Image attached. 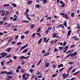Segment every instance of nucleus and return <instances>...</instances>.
<instances>
[{"label": "nucleus", "instance_id": "f257e3e1", "mask_svg": "<svg viewBox=\"0 0 80 80\" xmlns=\"http://www.w3.org/2000/svg\"><path fill=\"white\" fill-rule=\"evenodd\" d=\"M7 53H5V52H2L0 54V58L2 59V58L5 57V56L7 55Z\"/></svg>", "mask_w": 80, "mask_h": 80}, {"label": "nucleus", "instance_id": "f03ea898", "mask_svg": "<svg viewBox=\"0 0 80 80\" xmlns=\"http://www.w3.org/2000/svg\"><path fill=\"white\" fill-rule=\"evenodd\" d=\"M28 46V44H26L21 48L19 50V52H20V51H21V50H23L25 48H26V47H27Z\"/></svg>", "mask_w": 80, "mask_h": 80}, {"label": "nucleus", "instance_id": "7ed1b4c3", "mask_svg": "<svg viewBox=\"0 0 80 80\" xmlns=\"http://www.w3.org/2000/svg\"><path fill=\"white\" fill-rule=\"evenodd\" d=\"M77 55V52L76 51L71 54V56L72 57H75V56Z\"/></svg>", "mask_w": 80, "mask_h": 80}, {"label": "nucleus", "instance_id": "20e7f679", "mask_svg": "<svg viewBox=\"0 0 80 80\" xmlns=\"http://www.w3.org/2000/svg\"><path fill=\"white\" fill-rule=\"evenodd\" d=\"M76 36H74L72 37V39H73L74 40H76V41H78V40H79V38H76Z\"/></svg>", "mask_w": 80, "mask_h": 80}, {"label": "nucleus", "instance_id": "39448f33", "mask_svg": "<svg viewBox=\"0 0 80 80\" xmlns=\"http://www.w3.org/2000/svg\"><path fill=\"white\" fill-rule=\"evenodd\" d=\"M68 46H66L63 49V50H65V49H66L65 50H64V51H63V52H64V53H66V52H67V49H68Z\"/></svg>", "mask_w": 80, "mask_h": 80}, {"label": "nucleus", "instance_id": "423d86ee", "mask_svg": "<svg viewBox=\"0 0 80 80\" xmlns=\"http://www.w3.org/2000/svg\"><path fill=\"white\" fill-rule=\"evenodd\" d=\"M62 77L63 78V79H65L66 78H67L66 77L67 76H66V73H64L62 75Z\"/></svg>", "mask_w": 80, "mask_h": 80}, {"label": "nucleus", "instance_id": "0eeeda50", "mask_svg": "<svg viewBox=\"0 0 80 80\" xmlns=\"http://www.w3.org/2000/svg\"><path fill=\"white\" fill-rule=\"evenodd\" d=\"M44 65L45 66H46V67H48L49 65H50V63H49V62H46Z\"/></svg>", "mask_w": 80, "mask_h": 80}, {"label": "nucleus", "instance_id": "6e6552de", "mask_svg": "<svg viewBox=\"0 0 80 80\" xmlns=\"http://www.w3.org/2000/svg\"><path fill=\"white\" fill-rule=\"evenodd\" d=\"M10 61H8L6 63L7 64H9L13 62V61L12 59H10Z\"/></svg>", "mask_w": 80, "mask_h": 80}, {"label": "nucleus", "instance_id": "1a4fd4ad", "mask_svg": "<svg viewBox=\"0 0 80 80\" xmlns=\"http://www.w3.org/2000/svg\"><path fill=\"white\" fill-rule=\"evenodd\" d=\"M72 31L71 30H69L68 32V34L67 35L68 37L69 35H70V33H71Z\"/></svg>", "mask_w": 80, "mask_h": 80}, {"label": "nucleus", "instance_id": "9d476101", "mask_svg": "<svg viewBox=\"0 0 80 80\" xmlns=\"http://www.w3.org/2000/svg\"><path fill=\"white\" fill-rule=\"evenodd\" d=\"M57 74H58V73H56L55 74H54L52 75V77H53V78H54V77H55L57 75Z\"/></svg>", "mask_w": 80, "mask_h": 80}, {"label": "nucleus", "instance_id": "9b49d317", "mask_svg": "<svg viewBox=\"0 0 80 80\" xmlns=\"http://www.w3.org/2000/svg\"><path fill=\"white\" fill-rule=\"evenodd\" d=\"M4 12H5V10L3 9L0 10V14L3 13H4Z\"/></svg>", "mask_w": 80, "mask_h": 80}, {"label": "nucleus", "instance_id": "f8f14e48", "mask_svg": "<svg viewBox=\"0 0 80 80\" xmlns=\"http://www.w3.org/2000/svg\"><path fill=\"white\" fill-rule=\"evenodd\" d=\"M42 40L43 39H42V38H41L40 40H39L38 42V44H40V43H41V42L42 41Z\"/></svg>", "mask_w": 80, "mask_h": 80}, {"label": "nucleus", "instance_id": "ddd939ff", "mask_svg": "<svg viewBox=\"0 0 80 80\" xmlns=\"http://www.w3.org/2000/svg\"><path fill=\"white\" fill-rule=\"evenodd\" d=\"M64 23V25L65 26V27H67V21H65L63 22Z\"/></svg>", "mask_w": 80, "mask_h": 80}, {"label": "nucleus", "instance_id": "4468645a", "mask_svg": "<svg viewBox=\"0 0 80 80\" xmlns=\"http://www.w3.org/2000/svg\"><path fill=\"white\" fill-rule=\"evenodd\" d=\"M50 53H46L44 54V55H43V57H46L47 56H48L49 55H50Z\"/></svg>", "mask_w": 80, "mask_h": 80}, {"label": "nucleus", "instance_id": "2eb2a0df", "mask_svg": "<svg viewBox=\"0 0 80 80\" xmlns=\"http://www.w3.org/2000/svg\"><path fill=\"white\" fill-rule=\"evenodd\" d=\"M6 75H12V72H7Z\"/></svg>", "mask_w": 80, "mask_h": 80}, {"label": "nucleus", "instance_id": "dca6fc26", "mask_svg": "<svg viewBox=\"0 0 80 80\" xmlns=\"http://www.w3.org/2000/svg\"><path fill=\"white\" fill-rule=\"evenodd\" d=\"M32 3V2L31 1H29L27 2V5H30V4H31Z\"/></svg>", "mask_w": 80, "mask_h": 80}, {"label": "nucleus", "instance_id": "f3484780", "mask_svg": "<svg viewBox=\"0 0 80 80\" xmlns=\"http://www.w3.org/2000/svg\"><path fill=\"white\" fill-rule=\"evenodd\" d=\"M25 57H24V56H21L20 58V59H25Z\"/></svg>", "mask_w": 80, "mask_h": 80}, {"label": "nucleus", "instance_id": "a211bd4d", "mask_svg": "<svg viewBox=\"0 0 80 80\" xmlns=\"http://www.w3.org/2000/svg\"><path fill=\"white\" fill-rule=\"evenodd\" d=\"M41 30V28H40V27L38 28V30L37 31V33L39 32H40V31Z\"/></svg>", "mask_w": 80, "mask_h": 80}, {"label": "nucleus", "instance_id": "6ab92c4d", "mask_svg": "<svg viewBox=\"0 0 80 80\" xmlns=\"http://www.w3.org/2000/svg\"><path fill=\"white\" fill-rule=\"evenodd\" d=\"M11 49H12V48H7V51L8 52H10V50H11Z\"/></svg>", "mask_w": 80, "mask_h": 80}, {"label": "nucleus", "instance_id": "aec40b11", "mask_svg": "<svg viewBox=\"0 0 80 80\" xmlns=\"http://www.w3.org/2000/svg\"><path fill=\"white\" fill-rule=\"evenodd\" d=\"M3 7H8L10 6V4H6L3 5Z\"/></svg>", "mask_w": 80, "mask_h": 80}, {"label": "nucleus", "instance_id": "412c9836", "mask_svg": "<svg viewBox=\"0 0 80 80\" xmlns=\"http://www.w3.org/2000/svg\"><path fill=\"white\" fill-rule=\"evenodd\" d=\"M11 5H12V6H13V7H17V4H16L15 3H14V4H11Z\"/></svg>", "mask_w": 80, "mask_h": 80}, {"label": "nucleus", "instance_id": "4be33fe9", "mask_svg": "<svg viewBox=\"0 0 80 80\" xmlns=\"http://www.w3.org/2000/svg\"><path fill=\"white\" fill-rule=\"evenodd\" d=\"M47 2V0H44L43 2H42V3L44 4H45Z\"/></svg>", "mask_w": 80, "mask_h": 80}, {"label": "nucleus", "instance_id": "5701e85b", "mask_svg": "<svg viewBox=\"0 0 80 80\" xmlns=\"http://www.w3.org/2000/svg\"><path fill=\"white\" fill-rule=\"evenodd\" d=\"M74 15H75V13L73 12L71 14V17H74Z\"/></svg>", "mask_w": 80, "mask_h": 80}, {"label": "nucleus", "instance_id": "b1692460", "mask_svg": "<svg viewBox=\"0 0 80 80\" xmlns=\"http://www.w3.org/2000/svg\"><path fill=\"white\" fill-rule=\"evenodd\" d=\"M65 69V68H62L59 70V72H61L62 70H63Z\"/></svg>", "mask_w": 80, "mask_h": 80}, {"label": "nucleus", "instance_id": "393cba45", "mask_svg": "<svg viewBox=\"0 0 80 80\" xmlns=\"http://www.w3.org/2000/svg\"><path fill=\"white\" fill-rule=\"evenodd\" d=\"M28 49H26L25 50H24L23 52V53H25L26 52H27L28 51Z\"/></svg>", "mask_w": 80, "mask_h": 80}, {"label": "nucleus", "instance_id": "a878e982", "mask_svg": "<svg viewBox=\"0 0 80 80\" xmlns=\"http://www.w3.org/2000/svg\"><path fill=\"white\" fill-rule=\"evenodd\" d=\"M63 64H62L59 65L58 66V68H60V67H63Z\"/></svg>", "mask_w": 80, "mask_h": 80}, {"label": "nucleus", "instance_id": "bb28decb", "mask_svg": "<svg viewBox=\"0 0 80 80\" xmlns=\"http://www.w3.org/2000/svg\"><path fill=\"white\" fill-rule=\"evenodd\" d=\"M56 67H57V66L55 64H53L52 67V68H55Z\"/></svg>", "mask_w": 80, "mask_h": 80}, {"label": "nucleus", "instance_id": "cd10ccee", "mask_svg": "<svg viewBox=\"0 0 80 80\" xmlns=\"http://www.w3.org/2000/svg\"><path fill=\"white\" fill-rule=\"evenodd\" d=\"M25 75H26V74H24L22 75V78L23 79H25Z\"/></svg>", "mask_w": 80, "mask_h": 80}, {"label": "nucleus", "instance_id": "c85d7f7f", "mask_svg": "<svg viewBox=\"0 0 80 80\" xmlns=\"http://www.w3.org/2000/svg\"><path fill=\"white\" fill-rule=\"evenodd\" d=\"M64 18H65V19H68V15H67V14H65V15Z\"/></svg>", "mask_w": 80, "mask_h": 80}, {"label": "nucleus", "instance_id": "c756f323", "mask_svg": "<svg viewBox=\"0 0 80 80\" xmlns=\"http://www.w3.org/2000/svg\"><path fill=\"white\" fill-rule=\"evenodd\" d=\"M34 27H35V26L33 24H32L31 26V28H32H32H34Z\"/></svg>", "mask_w": 80, "mask_h": 80}, {"label": "nucleus", "instance_id": "7c9ffc66", "mask_svg": "<svg viewBox=\"0 0 80 80\" xmlns=\"http://www.w3.org/2000/svg\"><path fill=\"white\" fill-rule=\"evenodd\" d=\"M62 24H60L59 25V26H56L57 28H60V27H61V26H62Z\"/></svg>", "mask_w": 80, "mask_h": 80}, {"label": "nucleus", "instance_id": "2f4dec72", "mask_svg": "<svg viewBox=\"0 0 80 80\" xmlns=\"http://www.w3.org/2000/svg\"><path fill=\"white\" fill-rule=\"evenodd\" d=\"M13 59H14V60H17V57L16 56H14L13 57Z\"/></svg>", "mask_w": 80, "mask_h": 80}, {"label": "nucleus", "instance_id": "473e14b6", "mask_svg": "<svg viewBox=\"0 0 80 80\" xmlns=\"http://www.w3.org/2000/svg\"><path fill=\"white\" fill-rule=\"evenodd\" d=\"M9 13V11H7L5 14V16H7V15H8Z\"/></svg>", "mask_w": 80, "mask_h": 80}, {"label": "nucleus", "instance_id": "72a5a7b5", "mask_svg": "<svg viewBox=\"0 0 80 80\" xmlns=\"http://www.w3.org/2000/svg\"><path fill=\"white\" fill-rule=\"evenodd\" d=\"M79 73V71H78L77 72H76L75 73L73 74V75H77V74H78Z\"/></svg>", "mask_w": 80, "mask_h": 80}, {"label": "nucleus", "instance_id": "f704fd0d", "mask_svg": "<svg viewBox=\"0 0 80 80\" xmlns=\"http://www.w3.org/2000/svg\"><path fill=\"white\" fill-rule=\"evenodd\" d=\"M17 18H14L12 20L13 21H17Z\"/></svg>", "mask_w": 80, "mask_h": 80}, {"label": "nucleus", "instance_id": "c9c22d12", "mask_svg": "<svg viewBox=\"0 0 80 80\" xmlns=\"http://www.w3.org/2000/svg\"><path fill=\"white\" fill-rule=\"evenodd\" d=\"M25 38V36L24 35H22L21 37V39H23V38Z\"/></svg>", "mask_w": 80, "mask_h": 80}, {"label": "nucleus", "instance_id": "e433bc0d", "mask_svg": "<svg viewBox=\"0 0 80 80\" xmlns=\"http://www.w3.org/2000/svg\"><path fill=\"white\" fill-rule=\"evenodd\" d=\"M29 12V10L27 9L26 10V13H24L25 14H27V13Z\"/></svg>", "mask_w": 80, "mask_h": 80}, {"label": "nucleus", "instance_id": "4c0bfd02", "mask_svg": "<svg viewBox=\"0 0 80 80\" xmlns=\"http://www.w3.org/2000/svg\"><path fill=\"white\" fill-rule=\"evenodd\" d=\"M33 69H30L29 70V71L30 72H31V73H33Z\"/></svg>", "mask_w": 80, "mask_h": 80}, {"label": "nucleus", "instance_id": "58836bf2", "mask_svg": "<svg viewBox=\"0 0 80 80\" xmlns=\"http://www.w3.org/2000/svg\"><path fill=\"white\" fill-rule=\"evenodd\" d=\"M66 44H67V42H64L63 43V46L65 47V46L66 45Z\"/></svg>", "mask_w": 80, "mask_h": 80}, {"label": "nucleus", "instance_id": "ea45409f", "mask_svg": "<svg viewBox=\"0 0 80 80\" xmlns=\"http://www.w3.org/2000/svg\"><path fill=\"white\" fill-rule=\"evenodd\" d=\"M11 56V55H9V56L8 55L6 57V58H10V56Z\"/></svg>", "mask_w": 80, "mask_h": 80}, {"label": "nucleus", "instance_id": "a19ab883", "mask_svg": "<svg viewBox=\"0 0 80 80\" xmlns=\"http://www.w3.org/2000/svg\"><path fill=\"white\" fill-rule=\"evenodd\" d=\"M20 72H21V73H23V72H25V70L23 69H22L21 70Z\"/></svg>", "mask_w": 80, "mask_h": 80}, {"label": "nucleus", "instance_id": "79ce46f5", "mask_svg": "<svg viewBox=\"0 0 80 80\" xmlns=\"http://www.w3.org/2000/svg\"><path fill=\"white\" fill-rule=\"evenodd\" d=\"M73 63V62H69V65H72Z\"/></svg>", "mask_w": 80, "mask_h": 80}, {"label": "nucleus", "instance_id": "37998d69", "mask_svg": "<svg viewBox=\"0 0 80 80\" xmlns=\"http://www.w3.org/2000/svg\"><path fill=\"white\" fill-rule=\"evenodd\" d=\"M29 32V31H26L24 32V34H28Z\"/></svg>", "mask_w": 80, "mask_h": 80}, {"label": "nucleus", "instance_id": "c03bdc74", "mask_svg": "<svg viewBox=\"0 0 80 80\" xmlns=\"http://www.w3.org/2000/svg\"><path fill=\"white\" fill-rule=\"evenodd\" d=\"M25 16L27 18L29 17V14H26Z\"/></svg>", "mask_w": 80, "mask_h": 80}, {"label": "nucleus", "instance_id": "a18cd8bd", "mask_svg": "<svg viewBox=\"0 0 80 80\" xmlns=\"http://www.w3.org/2000/svg\"><path fill=\"white\" fill-rule=\"evenodd\" d=\"M12 39H10L8 41V42H12Z\"/></svg>", "mask_w": 80, "mask_h": 80}, {"label": "nucleus", "instance_id": "49530a36", "mask_svg": "<svg viewBox=\"0 0 80 80\" xmlns=\"http://www.w3.org/2000/svg\"><path fill=\"white\" fill-rule=\"evenodd\" d=\"M23 22H25V23H29V22L28 21L24 20L23 21Z\"/></svg>", "mask_w": 80, "mask_h": 80}, {"label": "nucleus", "instance_id": "de8ad7c7", "mask_svg": "<svg viewBox=\"0 0 80 80\" xmlns=\"http://www.w3.org/2000/svg\"><path fill=\"white\" fill-rule=\"evenodd\" d=\"M76 71V69H74L72 72L71 73H74Z\"/></svg>", "mask_w": 80, "mask_h": 80}, {"label": "nucleus", "instance_id": "09e8293b", "mask_svg": "<svg viewBox=\"0 0 80 80\" xmlns=\"http://www.w3.org/2000/svg\"><path fill=\"white\" fill-rule=\"evenodd\" d=\"M48 32H49L48 29H47L46 31V34H48Z\"/></svg>", "mask_w": 80, "mask_h": 80}, {"label": "nucleus", "instance_id": "8fccbe9b", "mask_svg": "<svg viewBox=\"0 0 80 80\" xmlns=\"http://www.w3.org/2000/svg\"><path fill=\"white\" fill-rule=\"evenodd\" d=\"M1 65L2 66H3V65H4V63L3 62H1Z\"/></svg>", "mask_w": 80, "mask_h": 80}, {"label": "nucleus", "instance_id": "3c124183", "mask_svg": "<svg viewBox=\"0 0 80 80\" xmlns=\"http://www.w3.org/2000/svg\"><path fill=\"white\" fill-rule=\"evenodd\" d=\"M2 24H3V22L2 21L0 22V25H2Z\"/></svg>", "mask_w": 80, "mask_h": 80}, {"label": "nucleus", "instance_id": "603ef678", "mask_svg": "<svg viewBox=\"0 0 80 80\" xmlns=\"http://www.w3.org/2000/svg\"><path fill=\"white\" fill-rule=\"evenodd\" d=\"M20 68H21V66H19L17 68V69H18V70H20Z\"/></svg>", "mask_w": 80, "mask_h": 80}, {"label": "nucleus", "instance_id": "864d4df0", "mask_svg": "<svg viewBox=\"0 0 80 80\" xmlns=\"http://www.w3.org/2000/svg\"><path fill=\"white\" fill-rule=\"evenodd\" d=\"M7 77H8V78H12V76H7Z\"/></svg>", "mask_w": 80, "mask_h": 80}, {"label": "nucleus", "instance_id": "5fc2aeb1", "mask_svg": "<svg viewBox=\"0 0 80 80\" xmlns=\"http://www.w3.org/2000/svg\"><path fill=\"white\" fill-rule=\"evenodd\" d=\"M71 50H69V51H68V52H66V54H68V53H70V52H71Z\"/></svg>", "mask_w": 80, "mask_h": 80}, {"label": "nucleus", "instance_id": "6e6d98bb", "mask_svg": "<svg viewBox=\"0 0 80 80\" xmlns=\"http://www.w3.org/2000/svg\"><path fill=\"white\" fill-rule=\"evenodd\" d=\"M57 48H55L54 50V52H57Z\"/></svg>", "mask_w": 80, "mask_h": 80}, {"label": "nucleus", "instance_id": "4d7b16f0", "mask_svg": "<svg viewBox=\"0 0 80 80\" xmlns=\"http://www.w3.org/2000/svg\"><path fill=\"white\" fill-rule=\"evenodd\" d=\"M36 34V33H34L32 34V37L33 38L35 36V35Z\"/></svg>", "mask_w": 80, "mask_h": 80}, {"label": "nucleus", "instance_id": "13d9d810", "mask_svg": "<svg viewBox=\"0 0 80 80\" xmlns=\"http://www.w3.org/2000/svg\"><path fill=\"white\" fill-rule=\"evenodd\" d=\"M22 44V42H19L17 44V45H20V44Z\"/></svg>", "mask_w": 80, "mask_h": 80}, {"label": "nucleus", "instance_id": "bf43d9fd", "mask_svg": "<svg viewBox=\"0 0 80 80\" xmlns=\"http://www.w3.org/2000/svg\"><path fill=\"white\" fill-rule=\"evenodd\" d=\"M47 40V38L46 37H45L44 40H43V41L44 42H46V40Z\"/></svg>", "mask_w": 80, "mask_h": 80}, {"label": "nucleus", "instance_id": "052dcab7", "mask_svg": "<svg viewBox=\"0 0 80 80\" xmlns=\"http://www.w3.org/2000/svg\"><path fill=\"white\" fill-rule=\"evenodd\" d=\"M7 18V17H4L3 18V20H5Z\"/></svg>", "mask_w": 80, "mask_h": 80}, {"label": "nucleus", "instance_id": "680f3d73", "mask_svg": "<svg viewBox=\"0 0 80 80\" xmlns=\"http://www.w3.org/2000/svg\"><path fill=\"white\" fill-rule=\"evenodd\" d=\"M18 38V35H17L15 37V38L16 39H17V38Z\"/></svg>", "mask_w": 80, "mask_h": 80}, {"label": "nucleus", "instance_id": "e2e57ef3", "mask_svg": "<svg viewBox=\"0 0 80 80\" xmlns=\"http://www.w3.org/2000/svg\"><path fill=\"white\" fill-rule=\"evenodd\" d=\"M12 44H14V43H15V44H16V42H15V41H13L12 43Z\"/></svg>", "mask_w": 80, "mask_h": 80}, {"label": "nucleus", "instance_id": "0e129e2a", "mask_svg": "<svg viewBox=\"0 0 80 80\" xmlns=\"http://www.w3.org/2000/svg\"><path fill=\"white\" fill-rule=\"evenodd\" d=\"M50 44H52V43H53V41H51L50 42Z\"/></svg>", "mask_w": 80, "mask_h": 80}, {"label": "nucleus", "instance_id": "69168bd1", "mask_svg": "<svg viewBox=\"0 0 80 80\" xmlns=\"http://www.w3.org/2000/svg\"><path fill=\"white\" fill-rule=\"evenodd\" d=\"M60 4H62L63 3V2L62 1H60Z\"/></svg>", "mask_w": 80, "mask_h": 80}, {"label": "nucleus", "instance_id": "338daca9", "mask_svg": "<svg viewBox=\"0 0 80 80\" xmlns=\"http://www.w3.org/2000/svg\"><path fill=\"white\" fill-rule=\"evenodd\" d=\"M35 77V75H33L32 77L31 78V79H32V78H34Z\"/></svg>", "mask_w": 80, "mask_h": 80}, {"label": "nucleus", "instance_id": "774afa93", "mask_svg": "<svg viewBox=\"0 0 80 80\" xmlns=\"http://www.w3.org/2000/svg\"><path fill=\"white\" fill-rule=\"evenodd\" d=\"M7 25V27H10V26H11V25L10 24H8Z\"/></svg>", "mask_w": 80, "mask_h": 80}]
</instances>
